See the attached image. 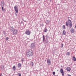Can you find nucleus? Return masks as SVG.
Instances as JSON below:
<instances>
[{
  "instance_id": "22",
  "label": "nucleus",
  "mask_w": 76,
  "mask_h": 76,
  "mask_svg": "<svg viewBox=\"0 0 76 76\" xmlns=\"http://www.w3.org/2000/svg\"><path fill=\"white\" fill-rule=\"evenodd\" d=\"M1 68L3 69L4 68V66L2 65L1 66Z\"/></svg>"
},
{
  "instance_id": "31",
  "label": "nucleus",
  "mask_w": 76,
  "mask_h": 76,
  "mask_svg": "<svg viewBox=\"0 0 76 76\" xmlns=\"http://www.w3.org/2000/svg\"><path fill=\"white\" fill-rule=\"evenodd\" d=\"M68 76H71V75H69V74H68L67 75Z\"/></svg>"
},
{
  "instance_id": "23",
  "label": "nucleus",
  "mask_w": 76,
  "mask_h": 76,
  "mask_svg": "<svg viewBox=\"0 0 76 76\" xmlns=\"http://www.w3.org/2000/svg\"><path fill=\"white\" fill-rule=\"evenodd\" d=\"M53 75H55L56 74V72H53Z\"/></svg>"
},
{
  "instance_id": "25",
  "label": "nucleus",
  "mask_w": 76,
  "mask_h": 76,
  "mask_svg": "<svg viewBox=\"0 0 76 76\" xmlns=\"http://www.w3.org/2000/svg\"><path fill=\"white\" fill-rule=\"evenodd\" d=\"M47 29H45V32H47Z\"/></svg>"
},
{
  "instance_id": "5",
  "label": "nucleus",
  "mask_w": 76,
  "mask_h": 76,
  "mask_svg": "<svg viewBox=\"0 0 76 76\" xmlns=\"http://www.w3.org/2000/svg\"><path fill=\"white\" fill-rule=\"evenodd\" d=\"M60 72L62 73V76L64 75V73L63 72V69L62 68H61L60 69Z\"/></svg>"
},
{
  "instance_id": "10",
  "label": "nucleus",
  "mask_w": 76,
  "mask_h": 76,
  "mask_svg": "<svg viewBox=\"0 0 76 76\" xmlns=\"http://www.w3.org/2000/svg\"><path fill=\"white\" fill-rule=\"evenodd\" d=\"M66 34V32L65 30H64L63 31V34L62 35H64Z\"/></svg>"
},
{
  "instance_id": "17",
  "label": "nucleus",
  "mask_w": 76,
  "mask_h": 76,
  "mask_svg": "<svg viewBox=\"0 0 76 76\" xmlns=\"http://www.w3.org/2000/svg\"><path fill=\"white\" fill-rule=\"evenodd\" d=\"M66 55V56H69V55H70V53L69 52H67Z\"/></svg>"
},
{
  "instance_id": "3",
  "label": "nucleus",
  "mask_w": 76,
  "mask_h": 76,
  "mask_svg": "<svg viewBox=\"0 0 76 76\" xmlns=\"http://www.w3.org/2000/svg\"><path fill=\"white\" fill-rule=\"evenodd\" d=\"M31 31H29V30H27L26 31V34L28 35H29L31 34Z\"/></svg>"
},
{
  "instance_id": "9",
  "label": "nucleus",
  "mask_w": 76,
  "mask_h": 76,
  "mask_svg": "<svg viewBox=\"0 0 76 76\" xmlns=\"http://www.w3.org/2000/svg\"><path fill=\"white\" fill-rule=\"evenodd\" d=\"M71 33H72V34H73L74 33V32H75V30L73 28H71Z\"/></svg>"
},
{
  "instance_id": "21",
  "label": "nucleus",
  "mask_w": 76,
  "mask_h": 76,
  "mask_svg": "<svg viewBox=\"0 0 76 76\" xmlns=\"http://www.w3.org/2000/svg\"><path fill=\"white\" fill-rule=\"evenodd\" d=\"M43 41L44 42V40L45 39V37H44V35H43Z\"/></svg>"
},
{
  "instance_id": "19",
  "label": "nucleus",
  "mask_w": 76,
  "mask_h": 76,
  "mask_svg": "<svg viewBox=\"0 0 76 76\" xmlns=\"http://www.w3.org/2000/svg\"><path fill=\"white\" fill-rule=\"evenodd\" d=\"M66 26H67L68 25H69V22H66Z\"/></svg>"
},
{
  "instance_id": "37",
  "label": "nucleus",
  "mask_w": 76,
  "mask_h": 76,
  "mask_svg": "<svg viewBox=\"0 0 76 76\" xmlns=\"http://www.w3.org/2000/svg\"><path fill=\"white\" fill-rule=\"evenodd\" d=\"M62 66H61V67H62Z\"/></svg>"
},
{
  "instance_id": "1",
  "label": "nucleus",
  "mask_w": 76,
  "mask_h": 76,
  "mask_svg": "<svg viewBox=\"0 0 76 76\" xmlns=\"http://www.w3.org/2000/svg\"><path fill=\"white\" fill-rule=\"evenodd\" d=\"M26 54L28 57H31L34 55L33 51L31 49H30L28 52H26Z\"/></svg>"
},
{
  "instance_id": "33",
  "label": "nucleus",
  "mask_w": 76,
  "mask_h": 76,
  "mask_svg": "<svg viewBox=\"0 0 76 76\" xmlns=\"http://www.w3.org/2000/svg\"><path fill=\"white\" fill-rule=\"evenodd\" d=\"M12 29H13V28H12Z\"/></svg>"
},
{
  "instance_id": "18",
  "label": "nucleus",
  "mask_w": 76,
  "mask_h": 76,
  "mask_svg": "<svg viewBox=\"0 0 76 76\" xmlns=\"http://www.w3.org/2000/svg\"><path fill=\"white\" fill-rule=\"evenodd\" d=\"M22 63H23V61H25V60H24V58H22L21 59V60Z\"/></svg>"
},
{
  "instance_id": "4",
  "label": "nucleus",
  "mask_w": 76,
  "mask_h": 76,
  "mask_svg": "<svg viewBox=\"0 0 76 76\" xmlns=\"http://www.w3.org/2000/svg\"><path fill=\"white\" fill-rule=\"evenodd\" d=\"M69 22V28H72V22L70 20H68Z\"/></svg>"
},
{
  "instance_id": "13",
  "label": "nucleus",
  "mask_w": 76,
  "mask_h": 76,
  "mask_svg": "<svg viewBox=\"0 0 76 76\" xmlns=\"http://www.w3.org/2000/svg\"><path fill=\"white\" fill-rule=\"evenodd\" d=\"M4 2L3 1H2L1 2V6L2 7H3V6H4Z\"/></svg>"
},
{
  "instance_id": "7",
  "label": "nucleus",
  "mask_w": 76,
  "mask_h": 76,
  "mask_svg": "<svg viewBox=\"0 0 76 76\" xmlns=\"http://www.w3.org/2000/svg\"><path fill=\"white\" fill-rule=\"evenodd\" d=\"M18 32V31L16 30H14L13 31V34H16Z\"/></svg>"
},
{
  "instance_id": "27",
  "label": "nucleus",
  "mask_w": 76,
  "mask_h": 76,
  "mask_svg": "<svg viewBox=\"0 0 76 76\" xmlns=\"http://www.w3.org/2000/svg\"><path fill=\"white\" fill-rule=\"evenodd\" d=\"M46 43H48V41L46 40L45 41Z\"/></svg>"
},
{
  "instance_id": "32",
  "label": "nucleus",
  "mask_w": 76,
  "mask_h": 76,
  "mask_svg": "<svg viewBox=\"0 0 76 76\" xmlns=\"http://www.w3.org/2000/svg\"><path fill=\"white\" fill-rule=\"evenodd\" d=\"M46 37H48V35H47L46 36Z\"/></svg>"
},
{
  "instance_id": "16",
  "label": "nucleus",
  "mask_w": 76,
  "mask_h": 76,
  "mask_svg": "<svg viewBox=\"0 0 76 76\" xmlns=\"http://www.w3.org/2000/svg\"><path fill=\"white\" fill-rule=\"evenodd\" d=\"M63 28L64 29H65L66 28V27L65 26V25H63Z\"/></svg>"
},
{
  "instance_id": "12",
  "label": "nucleus",
  "mask_w": 76,
  "mask_h": 76,
  "mask_svg": "<svg viewBox=\"0 0 76 76\" xmlns=\"http://www.w3.org/2000/svg\"><path fill=\"white\" fill-rule=\"evenodd\" d=\"M22 66V64L20 63H19L18 64V67H21V66Z\"/></svg>"
},
{
  "instance_id": "28",
  "label": "nucleus",
  "mask_w": 76,
  "mask_h": 76,
  "mask_svg": "<svg viewBox=\"0 0 76 76\" xmlns=\"http://www.w3.org/2000/svg\"><path fill=\"white\" fill-rule=\"evenodd\" d=\"M61 47L62 48L63 47V44H61Z\"/></svg>"
},
{
  "instance_id": "34",
  "label": "nucleus",
  "mask_w": 76,
  "mask_h": 76,
  "mask_svg": "<svg viewBox=\"0 0 76 76\" xmlns=\"http://www.w3.org/2000/svg\"><path fill=\"white\" fill-rule=\"evenodd\" d=\"M24 22H26V21L25 20V21H24Z\"/></svg>"
},
{
  "instance_id": "20",
  "label": "nucleus",
  "mask_w": 76,
  "mask_h": 76,
  "mask_svg": "<svg viewBox=\"0 0 76 76\" xmlns=\"http://www.w3.org/2000/svg\"><path fill=\"white\" fill-rule=\"evenodd\" d=\"M31 64L32 66H34V62H31Z\"/></svg>"
},
{
  "instance_id": "35",
  "label": "nucleus",
  "mask_w": 76,
  "mask_h": 76,
  "mask_svg": "<svg viewBox=\"0 0 76 76\" xmlns=\"http://www.w3.org/2000/svg\"><path fill=\"white\" fill-rule=\"evenodd\" d=\"M57 71H58V70H57Z\"/></svg>"
},
{
  "instance_id": "38",
  "label": "nucleus",
  "mask_w": 76,
  "mask_h": 76,
  "mask_svg": "<svg viewBox=\"0 0 76 76\" xmlns=\"http://www.w3.org/2000/svg\"><path fill=\"white\" fill-rule=\"evenodd\" d=\"M38 0L39 1V0Z\"/></svg>"
},
{
  "instance_id": "24",
  "label": "nucleus",
  "mask_w": 76,
  "mask_h": 76,
  "mask_svg": "<svg viewBox=\"0 0 76 76\" xmlns=\"http://www.w3.org/2000/svg\"><path fill=\"white\" fill-rule=\"evenodd\" d=\"M18 75L19 76H21V74H20V73H18Z\"/></svg>"
},
{
  "instance_id": "30",
  "label": "nucleus",
  "mask_w": 76,
  "mask_h": 76,
  "mask_svg": "<svg viewBox=\"0 0 76 76\" xmlns=\"http://www.w3.org/2000/svg\"><path fill=\"white\" fill-rule=\"evenodd\" d=\"M0 76H3V75H2V73H1L0 74Z\"/></svg>"
},
{
  "instance_id": "29",
  "label": "nucleus",
  "mask_w": 76,
  "mask_h": 76,
  "mask_svg": "<svg viewBox=\"0 0 76 76\" xmlns=\"http://www.w3.org/2000/svg\"><path fill=\"white\" fill-rule=\"evenodd\" d=\"M2 9L3 11V12L4 11V9H3V7H2Z\"/></svg>"
},
{
  "instance_id": "26",
  "label": "nucleus",
  "mask_w": 76,
  "mask_h": 76,
  "mask_svg": "<svg viewBox=\"0 0 76 76\" xmlns=\"http://www.w3.org/2000/svg\"><path fill=\"white\" fill-rule=\"evenodd\" d=\"M8 39H9V38L7 37L6 38V41H7V40H8Z\"/></svg>"
},
{
  "instance_id": "14",
  "label": "nucleus",
  "mask_w": 76,
  "mask_h": 76,
  "mask_svg": "<svg viewBox=\"0 0 76 76\" xmlns=\"http://www.w3.org/2000/svg\"><path fill=\"white\" fill-rule=\"evenodd\" d=\"M13 70H16V66L15 65L13 67Z\"/></svg>"
},
{
  "instance_id": "8",
  "label": "nucleus",
  "mask_w": 76,
  "mask_h": 76,
  "mask_svg": "<svg viewBox=\"0 0 76 76\" xmlns=\"http://www.w3.org/2000/svg\"><path fill=\"white\" fill-rule=\"evenodd\" d=\"M66 70L68 71H70V70H71V68L69 67H67L66 68Z\"/></svg>"
},
{
  "instance_id": "36",
  "label": "nucleus",
  "mask_w": 76,
  "mask_h": 76,
  "mask_svg": "<svg viewBox=\"0 0 76 76\" xmlns=\"http://www.w3.org/2000/svg\"><path fill=\"white\" fill-rule=\"evenodd\" d=\"M45 61H46V60H45Z\"/></svg>"
},
{
  "instance_id": "2",
  "label": "nucleus",
  "mask_w": 76,
  "mask_h": 76,
  "mask_svg": "<svg viewBox=\"0 0 76 76\" xmlns=\"http://www.w3.org/2000/svg\"><path fill=\"white\" fill-rule=\"evenodd\" d=\"M14 9H15V12H16L15 13V15L16 16H18V7L15 6L14 7Z\"/></svg>"
},
{
  "instance_id": "11",
  "label": "nucleus",
  "mask_w": 76,
  "mask_h": 76,
  "mask_svg": "<svg viewBox=\"0 0 76 76\" xmlns=\"http://www.w3.org/2000/svg\"><path fill=\"white\" fill-rule=\"evenodd\" d=\"M72 59H73V61H76V58L75 56H73L72 58Z\"/></svg>"
},
{
  "instance_id": "15",
  "label": "nucleus",
  "mask_w": 76,
  "mask_h": 76,
  "mask_svg": "<svg viewBox=\"0 0 76 76\" xmlns=\"http://www.w3.org/2000/svg\"><path fill=\"white\" fill-rule=\"evenodd\" d=\"M31 47L33 48L35 47V45L34 43L32 44L31 46Z\"/></svg>"
},
{
  "instance_id": "6",
  "label": "nucleus",
  "mask_w": 76,
  "mask_h": 76,
  "mask_svg": "<svg viewBox=\"0 0 76 76\" xmlns=\"http://www.w3.org/2000/svg\"><path fill=\"white\" fill-rule=\"evenodd\" d=\"M47 61V63L48 64V65H50V64H51V61H50V60L49 59H48Z\"/></svg>"
}]
</instances>
